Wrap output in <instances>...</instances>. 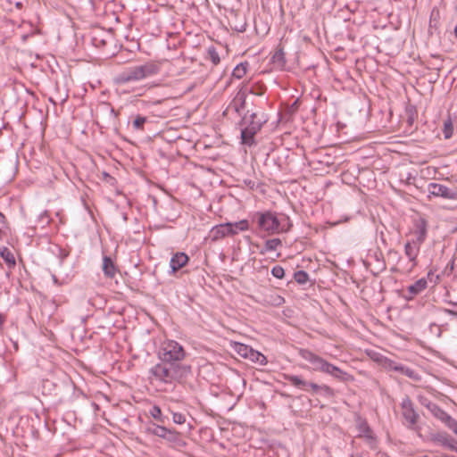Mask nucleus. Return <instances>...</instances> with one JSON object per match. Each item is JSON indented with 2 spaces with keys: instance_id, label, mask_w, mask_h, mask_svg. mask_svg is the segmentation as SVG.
<instances>
[{
  "instance_id": "f257e3e1",
  "label": "nucleus",
  "mask_w": 457,
  "mask_h": 457,
  "mask_svg": "<svg viewBox=\"0 0 457 457\" xmlns=\"http://www.w3.org/2000/svg\"><path fill=\"white\" fill-rule=\"evenodd\" d=\"M191 373L189 365L181 362H167L161 361L150 369L152 379L171 384L174 382H181Z\"/></svg>"
},
{
  "instance_id": "f03ea898",
  "label": "nucleus",
  "mask_w": 457,
  "mask_h": 457,
  "mask_svg": "<svg viewBox=\"0 0 457 457\" xmlns=\"http://www.w3.org/2000/svg\"><path fill=\"white\" fill-rule=\"evenodd\" d=\"M299 355L312 365V368L313 370L328 373L337 378H343L344 375H345L338 367L328 362L320 356L307 349H300Z\"/></svg>"
},
{
  "instance_id": "7ed1b4c3",
  "label": "nucleus",
  "mask_w": 457,
  "mask_h": 457,
  "mask_svg": "<svg viewBox=\"0 0 457 457\" xmlns=\"http://www.w3.org/2000/svg\"><path fill=\"white\" fill-rule=\"evenodd\" d=\"M259 228L268 234H277L287 229V218L284 215L278 216L275 212H265L257 214Z\"/></svg>"
},
{
  "instance_id": "20e7f679",
  "label": "nucleus",
  "mask_w": 457,
  "mask_h": 457,
  "mask_svg": "<svg viewBox=\"0 0 457 457\" xmlns=\"http://www.w3.org/2000/svg\"><path fill=\"white\" fill-rule=\"evenodd\" d=\"M266 121L264 117H258L256 112L245 115L243 120L244 129L241 130L242 143L252 145L254 135L261 129L262 124Z\"/></svg>"
},
{
  "instance_id": "39448f33",
  "label": "nucleus",
  "mask_w": 457,
  "mask_h": 457,
  "mask_svg": "<svg viewBox=\"0 0 457 457\" xmlns=\"http://www.w3.org/2000/svg\"><path fill=\"white\" fill-rule=\"evenodd\" d=\"M185 356L183 346L174 340L164 341L159 350V358L162 361L181 362Z\"/></svg>"
},
{
  "instance_id": "423d86ee",
  "label": "nucleus",
  "mask_w": 457,
  "mask_h": 457,
  "mask_svg": "<svg viewBox=\"0 0 457 457\" xmlns=\"http://www.w3.org/2000/svg\"><path fill=\"white\" fill-rule=\"evenodd\" d=\"M428 410L431 412V414L440 421H442L449 429H451L457 436V420L452 418L448 413H446L443 409H441L436 403L428 402H423Z\"/></svg>"
},
{
  "instance_id": "0eeeda50",
  "label": "nucleus",
  "mask_w": 457,
  "mask_h": 457,
  "mask_svg": "<svg viewBox=\"0 0 457 457\" xmlns=\"http://www.w3.org/2000/svg\"><path fill=\"white\" fill-rule=\"evenodd\" d=\"M428 192L434 196L457 202V187L450 188L445 185L433 182L428 185Z\"/></svg>"
},
{
  "instance_id": "6e6552de",
  "label": "nucleus",
  "mask_w": 457,
  "mask_h": 457,
  "mask_svg": "<svg viewBox=\"0 0 457 457\" xmlns=\"http://www.w3.org/2000/svg\"><path fill=\"white\" fill-rule=\"evenodd\" d=\"M140 72L137 66H132L124 70L118 77L117 80L120 83H129L132 81L142 80Z\"/></svg>"
},
{
  "instance_id": "1a4fd4ad",
  "label": "nucleus",
  "mask_w": 457,
  "mask_h": 457,
  "mask_svg": "<svg viewBox=\"0 0 457 457\" xmlns=\"http://www.w3.org/2000/svg\"><path fill=\"white\" fill-rule=\"evenodd\" d=\"M402 410H403V418L407 422L410 423V425H414L418 419V414L414 411L412 407V403L411 400L406 397L402 402Z\"/></svg>"
},
{
  "instance_id": "9d476101",
  "label": "nucleus",
  "mask_w": 457,
  "mask_h": 457,
  "mask_svg": "<svg viewBox=\"0 0 457 457\" xmlns=\"http://www.w3.org/2000/svg\"><path fill=\"white\" fill-rule=\"evenodd\" d=\"M137 67L143 79L153 77L160 71V65L154 62H148L141 65H137Z\"/></svg>"
},
{
  "instance_id": "9b49d317",
  "label": "nucleus",
  "mask_w": 457,
  "mask_h": 457,
  "mask_svg": "<svg viewBox=\"0 0 457 457\" xmlns=\"http://www.w3.org/2000/svg\"><path fill=\"white\" fill-rule=\"evenodd\" d=\"M232 230L229 228L228 223L214 226L210 231V237L213 241L222 239L226 237L232 236Z\"/></svg>"
},
{
  "instance_id": "f8f14e48",
  "label": "nucleus",
  "mask_w": 457,
  "mask_h": 457,
  "mask_svg": "<svg viewBox=\"0 0 457 457\" xmlns=\"http://www.w3.org/2000/svg\"><path fill=\"white\" fill-rule=\"evenodd\" d=\"M434 441L449 450L457 452V441L449 436L446 433H437L434 436Z\"/></svg>"
},
{
  "instance_id": "ddd939ff",
  "label": "nucleus",
  "mask_w": 457,
  "mask_h": 457,
  "mask_svg": "<svg viewBox=\"0 0 457 457\" xmlns=\"http://www.w3.org/2000/svg\"><path fill=\"white\" fill-rule=\"evenodd\" d=\"M245 95L243 92H238L232 102L227 108V112H235L238 114L245 109Z\"/></svg>"
},
{
  "instance_id": "4468645a",
  "label": "nucleus",
  "mask_w": 457,
  "mask_h": 457,
  "mask_svg": "<svg viewBox=\"0 0 457 457\" xmlns=\"http://www.w3.org/2000/svg\"><path fill=\"white\" fill-rule=\"evenodd\" d=\"M188 262V257L184 253H177L170 260V266L171 271L174 273L182 267H184Z\"/></svg>"
},
{
  "instance_id": "2eb2a0df",
  "label": "nucleus",
  "mask_w": 457,
  "mask_h": 457,
  "mask_svg": "<svg viewBox=\"0 0 457 457\" xmlns=\"http://www.w3.org/2000/svg\"><path fill=\"white\" fill-rule=\"evenodd\" d=\"M420 245H418V243L415 241L407 242L405 244L404 253L411 262H415L420 251ZM415 263H413V265Z\"/></svg>"
},
{
  "instance_id": "dca6fc26",
  "label": "nucleus",
  "mask_w": 457,
  "mask_h": 457,
  "mask_svg": "<svg viewBox=\"0 0 457 457\" xmlns=\"http://www.w3.org/2000/svg\"><path fill=\"white\" fill-rule=\"evenodd\" d=\"M385 365L388 370L398 371L402 374H404L405 376H407L409 378L414 377V371L412 370H411L405 366H403L401 364H398L393 361H390V360L386 361Z\"/></svg>"
},
{
  "instance_id": "f3484780",
  "label": "nucleus",
  "mask_w": 457,
  "mask_h": 457,
  "mask_svg": "<svg viewBox=\"0 0 457 457\" xmlns=\"http://www.w3.org/2000/svg\"><path fill=\"white\" fill-rule=\"evenodd\" d=\"M416 239L415 242L418 243V245H421L427 236V221L424 219H420L416 223Z\"/></svg>"
},
{
  "instance_id": "a211bd4d",
  "label": "nucleus",
  "mask_w": 457,
  "mask_h": 457,
  "mask_svg": "<svg viewBox=\"0 0 457 457\" xmlns=\"http://www.w3.org/2000/svg\"><path fill=\"white\" fill-rule=\"evenodd\" d=\"M427 287H428V282H427V279L424 278L417 280L414 284L410 285L407 288L408 292L411 294L410 298H411L412 296H414V295L420 294V292H422L423 290H425Z\"/></svg>"
},
{
  "instance_id": "6ab92c4d",
  "label": "nucleus",
  "mask_w": 457,
  "mask_h": 457,
  "mask_svg": "<svg viewBox=\"0 0 457 457\" xmlns=\"http://www.w3.org/2000/svg\"><path fill=\"white\" fill-rule=\"evenodd\" d=\"M246 359L261 366H264L267 364L266 356H264L262 353L253 349L252 347L248 353Z\"/></svg>"
},
{
  "instance_id": "aec40b11",
  "label": "nucleus",
  "mask_w": 457,
  "mask_h": 457,
  "mask_svg": "<svg viewBox=\"0 0 457 457\" xmlns=\"http://www.w3.org/2000/svg\"><path fill=\"white\" fill-rule=\"evenodd\" d=\"M103 271L109 278H113L116 273V267L112 260L108 256L103 258Z\"/></svg>"
},
{
  "instance_id": "412c9836",
  "label": "nucleus",
  "mask_w": 457,
  "mask_h": 457,
  "mask_svg": "<svg viewBox=\"0 0 457 457\" xmlns=\"http://www.w3.org/2000/svg\"><path fill=\"white\" fill-rule=\"evenodd\" d=\"M229 228H231L232 236L237 235L239 231H245L248 229V221L246 220H242L237 222H228Z\"/></svg>"
},
{
  "instance_id": "4be33fe9",
  "label": "nucleus",
  "mask_w": 457,
  "mask_h": 457,
  "mask_svg": "<svg viewBox=\"0 0 457 457\" xmlns=\"http://www.w3.org/2000/svg\"><path fill=\"white\" fill-rule=\"evenodd\" d=\"M286 379L294 386L307 390L308 382L302 379L300 377L295 375H287Z\"/></svg>"
},
{
  "instance_id": "5701e85b",
  "label": "nucleus",
  "mask_w": 457,
  "mask_h": 457,
  "mask_svg": "<svg viewBox=\"0 0 457 457\" xmlns=\"http://www.w3.org/2000/svg\"><path fill=\"white\" fill-rule=\"evenodd\" d=\"M0 255L9 266L15 265V258L9 248L3 246L0 248Z\"/></svg>"
},
{
  "instance_id": "b1692460",
  "label": "nucleus",
  "mask_w": 457,
  "mask_h": 457,
  "mask_svg": "<svg viewBox=\"0 0 457 457\" xmlns=\"http://www.w3.org/2000/svg\"><path fill=\"white\" fill-rule=\"evenodd\" d=\"M231 346H232V349L238 354L240 355L241 357L243 358H245L247 357L248 355V353L251 349L250 346L246 345H244V344H241V343H237V342H234L231 344Z\"/></svg>"
},
{
  "instance_id": "393cba45",
  "label": "nucleus",
  "mask_w": 457,
  "mask_h": 457,
  "mask_svg": "<svg viewBox=\"0 0 457 457\" xmlns=\"http://www.w3.org/2000/svg\"><path fill=\"white\" fill-rule=\"evenodd\" d=\"M147 432L164 438L168 433V429L163 426L152 424L147 428Z\"/></svg>"
},
{
  "instance_id": "a878e982",
  "label": "nucleus",
  "mask_w": 457,
  "mask_h": 457,
  "mask_svg": "<svg viewBox=\"0 0 457 457\" xmlns=\"http://www.w3.org/2000/svg\"><path fill=\"white\" fill-rule=\"evenodd\" d=\"M272 62L278 68H283L285 66V53L283 49H278L271 58Z\"/></svg>"
},
{
  "instance_id": "bb28decb",
  "label": "nucleus",
  "mask_w": 457,
  "mask_h": 457,
  "mask_svg": "<svg viewBox=\"0 0 457 457\" xmlns=\"http://www.w3.org/2000/svg\"><path fill=\"white\" fill-rule=\"evenodd\" d=\"M149 414L151 415L152 418H154L155 420H157L158 422L163 424L165 423V420H166V417H164L162 413V410L159 406L157 405H154L150 410H149Z\"/></svg>"
},
{
  "instance_id": "cd10ccee",
  "label": "nucleus",
  "mask_w": 457,
  "mask_h": 457,
  "mask_svg": "<svg viewBox=\"0 0 457 457\" xmlns=\"http://www.w3.org/2000/svg\"><path fill=\"white\" fill-rule=\"evenodd\" d=\"M281 245V240L278 238L269 239L266 241L264 248L261 251L262 254L266 252L274 251Z\"/></svg>"
},
{
  "instance_id": "c85d7f7f",
  "label": "nucleus",
  "mask_w": 457,
  "mask_h": 457,
  "mask_svg": "<svg viewBox=\"0 0 457 457\" xmlns=\"http://www.w3.org/2000/svg\"><path fill=\"white\" fill-rule=\"evenodd\" d=\"M245 73H246V67L243 63H240L236 66L232 74L235 78L241 79L245 75Z\"/></svg>"
},
{
  "instance_id": "c756f323",
  "label": "nucleus",
  "mask_w": 457,
  "mask_h": 457,
  "mask_svg": "<svg viewBox=\"0 0 457 457\" xmlns=\"http://www.w3.org/2000/svg\"><path fill=\"white\" fill-rule=\"evenodd\" d=\"M453 123L451 121V120H447L445 121V125H444V136L446 139L450 138L453 135Z\"/></svg>"
},
{
  "instance_id": "7c9ffc66",
  "label": "nucleus",
  "mask_w": 457,
  "mask_h": 457,
  "mask_svg": "<svg viewBox=\"0 0 457 457\" xmlns=\"http://www.w3.org/2000/svg\"><path fill=\"white\" fill-rule=\"evenodd\" d=\"M295 279L299 284H305L309 279V276L305 271L299 270L295 273Z\"/></svg>"
},
{
  "instance_id": "2f4dec72",
  "label": "nucleus",
  "mask_w": 457,
  "mask_h": 457,
  "mask_svg": "<svg viewBox=\"0 0 457 457\" xmlns=\"http://www.w3.org/2000/svg\"><path fill=\"white\" fill-rule=\"evenodd\" d=\"M359 431L361 433V436L370 438L371 436V431L368 425L365 422H361L359 424Z\"/></svg>"
},
{
  "instance_id": "473e14b6",
  "label": "nucleus",
  "mask_w": 457,
  "mask_h": 457,
  "mask_svg": "<svg viewBox=\"0 0 457 457\" xmlns=\"http://www.w3.org/2000/svg\"><path fill=\"white\" fill-rule=\"evenodd\" d=\"M146 122V118L144 116H137L133 120V128L135 129H143L144 124Z\"/></svg>"
},
{
  "instance_id": "72a5a7b5",
  "label": "nucleus",
  "mask_w": 457,
  "mask_h": 457,
  "mask_svg": "<svg viewBox=\"0 0 457 457\" xmlns=\"http://www.w3.org/2000/svg\"><path fill=\"white\" fill-rule=\"evenodd\" d=\"M208 55L213 64H218L220 61L219 54L214 48H209Z\"/></svg>"
},
{
  "instance_id": "f704fd0d",
  "label": "nucleus",
  "mask_w": 457,
  "mask_h": 457,
  "mask_svg": "<svg viewBox=\"0 0 457 457\" xmlns=\"http://www.w3.org/2000/svg\"><path fill=\"white\" fill-rule=\"evenodd\" d=\"M271 274L277 278H283L285 276V270L281 266H274L271 270Z\"/></svg>"
},
{
  "instance_id": "c9c22d12",
  "label": "nucleus",
  "mask_w": 457,
  "mask_h": 457,
  "mask_svg": "<svg viewBox=\"0 0 457 457\" xmlns=\"http://www.w3.org/2000/svg\"><path fill=\"white\" fill-rule=\"evenodd\" d=\"M172 420L176 424L181 425L185 423L186 417L181 413L174 412L172 414Z\"/></svg>"
},
{
  "instance_id": "e433bc0d",
  "label": "nucleus",
  "mask_w": 457,
  "mask_h": 457,
  "mask_svg": "<svg viewBox=\"0 0 457 457\" xmlns=\"http://www.w3.org/2000/svg\"><path fill=\"white\" fill-rule=\"evenodd\" d=\"M6 227L5 217L3 213L0 212V240L2 239V236L4 234V230Z\"/></svg>"
},
{
  "instance_id": "4c0bfd02",
  "label": "nucleus",
  "mask_w": 457,
  "mask_h": 457,
  "mask_svg": "<svg viewBox=\"0 0 457 457\" xmlns=\"http://www.w3.org/2000/svg\"><path fill=\"white\" fill-rule=\"evenodd\" d=\"M308 386H310L313 391H317L320 388V386L317 384L309 383V382H308L307 387Z\"/></svg>"
},
{
  "instance_id": "58836bf2",
  "label": "nucleus",
  "mask_w": 457,
  "mask_h": 457,
  "mask_svg": "<svg viewBox=\"0 0 457 457\" xmlns=\"http://www.w3.org/2000/svg\"><path fill=\"white\" fill-rule=\"evenodd\" d=\"M53 279H54V283H57V278H56V277H55V276H53Z\"/></svg>"
},
{
  "instance_id": "ea45409f",
  "label": "nucleus",
  "mask_w": 457,
  "mask_h": 457,
  "mask_svg": "<svg viewBox=\"0 0 457 457\" xmlns=\"http://www.w3.org/2000/svg\"><path fill=\"white\" fill-rule=\"evenodd\" d=\"M16 6H17L18 8H20V7L21 6V3H17V4H16Z\"/></svg>"
},
{
  "instance_id": "a19ab883",
  "label": "nucleus",
  "mask_w": 457,
  "mask_h": 457,
  "mask_svg": "<svg viewBox=\"0 0 457 457\" xmlns=\"http://www.w3.org/2000/svg\"><path fill=\"white\" fill-rule=\"evenodd\" d=\"M356 457H361V456H356Z\"/></svg>"
}]
</instances>
